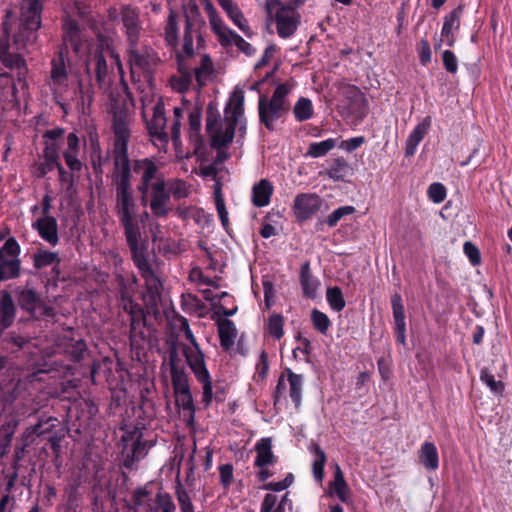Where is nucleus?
Instances as JSON below:
<instances>
[{
    "instance_id": "052dcab7",
    "label": "nucleus",
    "mask_w": 512,
    "mask_h": 512,
    "mask_svg": "<svg viewBox=\"0 0 512 512\" xmlns=\"http://www.w3.org/2000/svg\"><path fill=\"white\" fill-rule=\"evenodd\" d=\"M3 244H0L1 254L4 256H18L20 253V246L14 237H9L2 241Z\"/></svg>"
},
{
    "instance_id": "8fccbe9b",
    "label": "nucleus",
    "mask_w": 512,
    "mask_h": 512,
    "mask_svg": "<svg viewBox=\"0 0 512 512\" xmlns=\"http://www.w3.org/2000/svg\"><path fill=\"white\" fill-rule=\"evenodd\" d=\"M311 319L315 329L322 334H325L331 325V321L328 316L317 309L312 310Z\"/></svg>"
},
{
    "instance_id": "473e14b6",
    "label": "nucleus",
    "mask_w": 512,
    "mask_h": 512,
    "mask_svg": "<svg viewBox=\"0 0 512 512\" xmlns=\"http://www.w3.org/2000/svg\"><path fill=\"white\" fill-rule=\"evenodd\" d=\"M257 467H265L275 462V456L272 452V441L270 438H262L255 446Z\"/></svg>"
},
{
    "instance_id": "0e129e2a",
    "label": "nucleus",
    "mask_w": 512,
    "mask_h": 512,
    "mask_svg": "<svg viewBox=\"0 0 512 512\" xmlns=\"http://www.w3.org/2000/svg\"><path fill=\"white\" fill-rule=\"evenodd\" d=\"M419 61L423 66L431 62V47L427 39H422L418 48Z\"/></svg>"
},
{
    "instance_id": "72a5a7b5",
    "label": "nucleus",
    "mask_w": 512,
    "mask_h": 512,
    "mask_svg": "<svg viewBox=\"0 0 512 512\" xmlns=\"http://www.w3.org/2000/svg\"><path fill=\"white\" fill-rule=\"evenodd\" d=\"M289 384V396L298 408L301 405L303 390V375L294 373L290 368L285 370Z\"/></svg>"
},
{
    "instance_id": "f257e3e1",
    "label": "nucleus",
    "mask_w": 512,
    "mask_h": 512,
    "mask_svg": "<svg viewBox=\"0 0 512 512\" xmlns=\"http://www.w3.org/2000/svg\"><path fill=\"white\" fill-rule=\"evenodd\" d=\"M111 183L114 188H133V173L139 176L136 186L142 206L149 205L152 214L165 218L169 214V192L166 180L154 158L131 160L129 154H112Z\"/></svg>"
},
{
    "instance_id": "ea45409f",
    "label": "nucleus",
    "mask_w": 512,
    "mask_h": 512,
    "mask_svg": "<svg viewBox=\"0 0 512 512\" xmlns=\"http://www.w3.org/2000/svg\"><path fill=\"white\" fill-rule=\"evenodd\" d=\"M20 273V261L18 258H0V281L18 277Z\"/></svg>"
},
{
    "instance_id": "6ab92c4d",
    "label": "nucleus",
    "mask_w": 512,
    "mask_h": 512,
    "mask_svg": "<svg viewBox=\"0 0 512 512\" xmlns=\"http://www.w3.org/2000/svg\"><path fill=\"white\" fill-rule=\"evenodd\" d=\"M17 314V307L15 305L12 295L4 290L0 296V338L6 329L10 328Z\"/></svg>"
},
{
    "instance_id": "b1692460",
    "label": "nucleus",
    "mask_w": 512,
    "mask_h": 512,
    "mask_svg": "<svg viewBox=\"0 0 512 512\" xmlns=\"http://www.w3.org/2000/svg\"><path fill=\"white\" fill-rule=\"evenodd\" d=\"M63 43L65 42L63 41ZM69 47L70 44H64V47L59 49L57 55L51 61V79L56 85L64 84L68 78L66 60Z\"/></svg>"
},
{
    "instance_id": "ddd939ff",
    "label": "nucleus",
    "mask_w": 512,
    "mask_h": 512,
    "mask_svg": "<svg viewBox=\"0 0 512 512\" xmlns=\"http://www.w3.org/2000/svg\"><path fill=\"white\" fill-rule=\"evenodd\" d=\"M127 54L131 67H136L145 74L151 75L160 61L157 53L150 47L138 48V44H128Z\"/></svg>"
},
{
    "instance_id": "e433bc0d",
    "label": "nucleus",
    "mask_w": 512,
    "mask_h": 512,
    "mask_svg": "<svg viewBox=\"0 0 512 512\" xmlns=\"http://www.w3.org/2000/svg\"><path fill=\"white\" fill-rule=\"evenodd\" d=\"M309 449L312 453H314L315 457L312 465L314 478L316 479V481L321 482L324 477L326 454L324 450L316 443H312Z\"/></svg>"
},
{
    "instance_id": "cd10ccee",
    "label": "nucleus",
    "mask_w": 512,
    "mask_h": 512,
    "mask_svg": "<svg viewBox=\"0 0 512 512\" xmlns=\"http://www.w3.org/2000/svg\"><path fill=\"white\" fill-rule=\"evenodd\" d=\"M177 61H178V74L172 75L169 79V83L171 88L181 94L186 93L193 80V73L192 71L186 67L180 60V55H177Z\"/></svg>"
},
{
    "instance_id": "dca6fc26",
    "label": "nucleus",
    "mask_w": 512,
    "mask_h": 512,
    "mask_svg": "<svg viewBox=\"0 0 512 512\" xmlns=\"http://www.w3.org/2000/svg\"><path fill=\"white\" fill-rule=\"evenodd\" d=\"M120 15L128 44H138L141 32L138 9L130 5H124L121 7Z\"/></svg>"
},
{
    "instance_id": "aec40b11",
    "label": "nucleus",
    "mask_w": 512,
    "mask_h": 512,
    "mask_svg": "<svg viewBox=\"0 0 512 512\" xmlns=\"http://www.w3.org/2000/svg\"><path fill=\"white\" fill-rule=\"evenodd\" d=\"M65 133V129L62 127H56L53 129L46 130L43 133L44 148L43 158L49 162H60L59 147L56 141L61 139Z\"/></svg>"
},
{
    "instance_id": "20e7f679",
    "label": "nucleus",
    "mask_w": 512,
    "mask_h": 512,
    "mask_svg": "<svg viewBox=\"0 0 512 512\" xmlns=\"http://www.w3.org/2000/svg\"><path fill=\"white\" fill-rule=\"evenodd\" d=\"M233 104L231 115L225 118V130H222L220 113L213 102H210L206 110V131L211 138V147L220 149L230 144L235 136L238 119L244 113V93L235 90L230 98Z\"/></svg>"
},
{
    "instance_id": "7c9ffc66",
    "label": "nucleus",
    "mask_w": 512,
    "mask_h": 512,
    "mask_svg": "<svg viewBox=\"0 0 512 512\" xmlns=\"http://www.w3.org/2000/svg\"><path fill=\"white\" fill-rule=\"evenodd\" d=\"M39 235L51 245L58 242L57 221L53 216L42 217L36 222Z\"/></svg>"
},
{
    "instance_id": "864d4df0",
    "label": "nucleus",
    "mask_w": 512,
    "mask_h": 512,
    "mask_svg": "<svg viewBox=\"0 0 512 512\" xmlns=\"http://www.w3.org/2000/svg\"><path fill=\"white\" fill-rule=\"evenodd\" d=\"M349 93L351 94V98L353 99V101L359 106V116L361 118L365 117V115L367 114V100L364 94L360 91V89L357 86L354 85L349 87Z\"/></svg>"
},
{
    "instance_id": "a18cd8bd",
    "label": "nucleus",
    "mask_w": 512,
    "mask_h": 512,
    "mask_svg": "<svg viewBox=\"0 0 512 512\" xmlns=\"http://www.w3.org/2000/svg\"><path fill=\"white\" fill-rule=\"evenodd\" d=\"M326 298L330 307L337 312L341 311L345 307L343 293L337 286L327 289Z\"/></svg>"
},
{
    "instance_id": "5fc2aeb1",
    "label": "nucleus",
    "mask_w": 512,
    "mask_h": 512,
    "mask_svg": "<svg viewBox=\"0 0 512 512\" xmlns=\"http://www.w3.org/2000/svg\"><path fill=\"white\" fill-rule=\"evenodd\" d=\"M446 195L447 191L442 183H432L428 188V197L436 204L442 203L445 200Z\"/></svg>"
},
{
    "instance_id": "a19ab883",
    "label": "nucleus",
    "mask_w": 512,
    "mask_h": 512,
    "mask_svg": "<svg viewBox=\"0 0 512 512\" xmlns=\"http://www.w3.org/2000/svg\"><path fill=\"white\" fill-rule=\"evenodd\" d=\"M336 146V140L333 138H328L321 142H312L309 144L308 150L306 152V156L312 158H319L325 156L329 151H331Z\"/></svg>"
},
{
    "instance_id": "423d86ee",
    "label": "nucleus",
    "mask_w": 512,
    "mask_h": 512,
    "mask_svg": "<svg viewBox=\"0 0 512 512\" xmlns=\"http://www.w3.org/2000/svg\"><path fill=\"white\" fill-rule=\"evenodd\" d=\"M291 90L292 85L282 83L277 85L270 98L260 94L258 100L259 122L268 131H274L276 121L284 118L290 111V102L287 97Z\"/></svg>"
},
{
    "instance_id": "774afa93",
    "label": "nucleus",
    "mask_w": 512,
    "mask_h": 512,
    "mask_svg": "<svg viewBox=\"0 0 512 512\" xmlns=\"http://www.w3.org/2000/svg\"><path fill=\"white\" fill-rule=\"evenodd\" d=\"M176 494L182 512H194V506L188 493L183 489H178Z\"/></svg>"
},
{
    "instance_id": "412c9836",
    "label": "nucleus",
    "mask_w": 512,
    "mask_h": 512,
    "mask_svg": "<svg viewBox=\"0 0 512 512\" xmlns=\"http://www.w3.org/2000/svg\"><path fill=\"white\" fill-rule=\"evenodd\" d=\"M432 125V117L425 116L409 134L405 142V156L410 157L416 153L417 147L429 132Z\"/></svg>"
},
{
    "instance_id": "9d476101",
    "label": "nucleus",
    "mask_w": 512,
    "mask_h": 512,
    "mask_svg": "<svg viewBox=\"0 0 512 512\" xmlns=\"http://www.w3.org/2000/svg\"><path fill=\"white\" fill-rule=\"evenodd\" d=\"M14 294L19 308L31 317L53 318L56 315L55 309L46 305L34 289L29 287H17L14 290Z\"/></svg>"
},
{
    "instance_id": "7ed1b4c3",
    "label": "nucleus",
    "mask_w": 512,
    "mask_h": 512,
    "mask_svg": "<svg viewBox=\"0 0 512 512\" xmlns=\"http://www.w3.org/2000/svg\"><path fill=\"white\" fill-rule=\"evenodd\" d=\"M63 40L66 45L70 44V48L76 56H86L85 66L87 74H94L99 88H106L108 86L106 78L109 68L105 53L111 51L104 39L101 37L94 41L84 29L80 28L77 21L68 20L64 24Z\"/></svg>"
},
{
    "instance_id": "393cba45",
    "label": "nucleus",
    "mask_w": 512,
    "mask_h": 512,
    "mask_svg": "<svg viewBox=\"0 0 512 512\" xmlns=\"http://www.w3.org/2000/svg\"><path fill=\"white\" fill-rule=\"evenodd\" d=\"M113 132L115 135L112 154H129L128 143L130 130L122 118H115L113 121Z\"/></svg>"
},
{
    "instance_id": "79ce46f5",
    "label": "nucleus",
    "mask_w": 512,
    "mask_h": 512,
    "mask_svg": "<svg viewBox=\"0 0 512 512\" xmlns=\"http://www.w3.org/2000/svg\"><path fill=\"white\" fill-rule=\"evenodd\" d=\"M334 492L337 497L343 502L347 503L349 499V487L345 481L344 475L339 467L336 464L335 474H334V482H333Z\"/></svg>"
},
{
    "instance_id": "58836bf2",
    "label": "nucleus",
    "mask_w": 512,
    "mask_h": 512,
    "mask_svg": "<svg viewBox=\"0 0 512 512\" xmlns=\"http://www.w3.org/2000/svg\"><path fill=\"white\" fill-rule=\"evenodd\" d=\"M293 115L298 122L311 119L314 115L312 101L309 98L300 97L293 107Z\"/></svg>"
},
{
    "instance_id": "c03bdc74",
    "label": "nucleus",
    "mask_w": 512,
    "mask_h": 512,
    "mask_svg": "<svg viewBox=\"0 0 512 512\" xmlns=\"http://www.w3.org/2000/svg\"><path fill=\"white\" fill-rule=\"evenodd\" d=\"M165 40L170 46H176L178 44V23L177 14L173 11L170 12L167 24L165 27Z\"/></svg>"
},
{
    "instance_id": "e2e57ef3",
    "label": "nucleus",
    "mask_w": 512,
    "mask_h": 512,
    "mask_svg": "<svg viewBox=\"0 0 512 512\" xmlns=\"http://www.w3.org/2000/svg\"><path fill=\"white\" fill-rule=\"evenodd\" d=\"M68 352L74 362H79L87 353V345L83 340H78L71 346Z\"/></svg>"
},
{
    "instance_id": "6e6d98bb",
    "label": "nucleus",
    "mask_w": 512,
    "mask_h": 512,
    "mask_svg": "<svg viewBox=\"0 0 512 512\" xmlns=\"http://www.w3.org/2000/svg\"><path fill=\"white\" fill-rule=\"evenodd\" d=\"M176 404L184 410L194 412L193 397L190 389L175 392Z\"/></svg>"
},
{
    "instance_id": "13d9d810",
    "label": "nucleus",
    "mask_w": 512,
    "mask_h": 512,
    "mask_svg": "<svg viewBox=\"0 0 512 512\" xmlns=\"http://www.w3.org/2000/svg\"><path fill=\"white\" fill-rule=\"evenodd\" d=\"M442 62L445 70L450 74H456L458 71V59L453 51L445 50L442 53Z\"/></svg>"
},
{
    "instance_id": "39448f33",
    "label": "nucleus",
    "mask_w": 512,
    "mask_h": 512,
    "mask_svg": "<svg viewBox=\"0 0 512 512\" xmlns=\"http://www.w3.org/2000/svg\"><path fill=\"white\" fill-rule=\"evenodd\" d=\"M115 189V211L119 222L124 228L127 244L131 251V256L139 255V243L141 232L135 210L137 205L134 199L133 188H114Z\"/></svg>"
},
{
    "instance_id": "de8ad7c7",
    "label": "nucleus",
    "mask_w": 512,
    "mask_h": 512,
    "mask_svg": "<svg viewBox=\"0 0 512 512\" xmlns=\"http://www.w3.org/2000/svg\"><path fill=\"white\" fill-rule=\"evenodd\" d=\"M193 24L188 16H186L185 27H184V35H183V52L187 57H191L194 54L193 48V34H192Z\"/></svg>"
},
{
    "instance_id": "c85d7f7f",
    "label": "nucleus",
    "mask_w": 512,
    "mask_h": 512,
    "mask_svg": "<svg viewBox=\"0 0 512 512\" xmlns=\"http://www.w3.org/2000/svg\"><path fill=\"white\" fill-rule=\"evenodd\" d=\"M463 13V8L461 6L453 9L444 19V23L441 30V36L447 39V45L452 47L455 43V37L453 35V30H458L460 28V19Z\"/></svg>"
},
{
    "instance_id": "4d7b16f0",
    "label": "nucleus",
    "mask_w": 512,
    "mask_h": 512,
    "mask_svg": "<svg viewBox=\"0 0 512 512\" xmlns=\"http://www.w3.org/2000/svg\"><path fill=\"white\" fill-rule=\"evenodd\" d=\"M121 306L130 316L142 314L139 305L133 302L127 291L121 292Z\"/></svg>"
},
{
    "instance_id": "f704fd0d",
    "label": "nucleus",
    "mask_w": 512,
    "mask_h": 512,
    "mask_svg": "<svg viewBox=\"0 0 512 512\" xmlns=\"http://www.w3.org/2000/svg\"><path fill=\"white\" fill-rule=\"evenodd\" d=\"M218 333L221 346L228 350L234 343L237 336L235 324L229 319H223L218 322Z\"/></svg>"
},
{
    "instance_id": "69168bd1",
    "label": "nucleus",
    "mask_w": 512,
    "mask_h": 512,
    "mask_svg": "<svg viewBox=\"0 0 512 512\" xmlns=\"http://www.w3.org/2000/svg\"><path fill=\"white\" fill-rule=\"evenodd\" d=\"M220 483L224 488L231 485L233 481V466L231 464H224L219 467Z\"/></svg>"
},
{
    "instance_id": "9b49d317",
    "label": "nucleus",
    "mask_w": 512,
    "mask_h": 512,
    "mask_svg": "<svg viewBox=\"0 0 512 512\" xmlns=\"http://www.w3.org/2000/svg\"><path fill=\"white\" fill-rule=\"evenodd\" d=\"M211 29L217 36L222 47H229L234 44L239 51L250 57L256 53V49L245 41L238 33L225 25L220 17H211Z\"/></svg>"
},
{
    "instance_id": "4c0bfd02",
    "label": "nucleus",
    "mask_w": 512,
    "mask_h": 512,
    "mask_svg": "<svg viewBox=\"0 0 512 512\" xmlns=\"http://www.w3.org/2000/svg\"><path fill=\"white\" fill-rule=\"evenodd\" d=\"M144 325L143 314L133 315L130 319V344L132 347L139 348L141 342L144 340V332L142 326Z\"/></svg>"
},
{
    "instance_id": "a878e982",
    "label": "nucleus",
    "mask_w": 512,
    "mask_h": 512,
    "mask_svg": "<svg viewBox=\"0 0 512 512\" xmlns=\"http://www.w3.org/2000/svg\"><path fill=\"white\" fill-rule=\"evenodd\" d=\"M220 5L231 21L245 34L246 37L250 38L254 35V32L249 26L243 12L232 2V0H220Z\"/></svg>"
},
{
    "instance_id": "37998d69",
    "label": "nucleus",
    "mask_w": 512,
    "mask_h": 512,
    "mask_svg": "<svg viewBox=\"0 0 512 512\" xmlns=\"http://www.w3.org/2000/svg\"><path fill=\"white\" fill-rule=\"evenodd\" d=\"M133 503L135 512H152L151 499L149 493L143 488H138L133 494Z\"/></svg>"
},
{
    "instance_id": "bb28decb",
    "label": "nucleus",
    "mask_w": 512,
    "mask_h": 512,
    "mask_svg": "<svg viewBox=\"0 0 512 512\" xmlns=\"http://www.w3.org/2000/svg\"><path fill=\"white\" fill-rule=\"evenodd\" d=\"M274 187L268 179H261L252 187L251 201L257 208L266 207L271 202Z\"/></svg>"
},
{
    "instance_id": "49530a36",
    "label": "nucleus",
    "mask_w": 512,
    "mask_h": 512,
    "mask_svg": "<svg viewBox=\"0 0 512 512\" xmlns=\"http://www.w3.org/2000/svg\"><path fill=\"white\" fill-rule=\"evenodd\" d=\"M480 379L494 394L499 395L504 391V383L501 380H496L494 375L487 368L481 370Z\"/></svg>"
},
{
    "instance_id": "bf43d9fd",
    "label": "nucleus",
    "mask_w": 512,
    "mask_h": 512,
    "mask_svg": "<svg viewBox=\"0 0 512 512\" xmlns=\"http://www.w3.org/2000/svg\"><path fill=\"white\" fill-rule=\"evenodd\" d=\"M65 435L66 429L64 427H60L51 436H49L48 441L56 458H58L61 454V442L64 439Z\"/></svg>"
},
{
    "instance_id": "0eeeda50",
    "label": "nucleus",
    "mask_w": 512,
    "mask_h": 512,
    "mask_svg": "<svg viewBox=\"0 0 512 512\" xmlns=\"http://www.w3.org/2000/svg\"><path fill=\"white\" fill-rule=\"evenodd\" d=\"M299 7L291 3V0L287 5L280 0H268L267 11L274 17L277 34L280 38H290L297 31L301 23V15L297 11Z\"/></svg>"
},
{
    "instance_id": "603ef678",
    "label": "nucleus",
    "mask_w": 512,
    "mask_h": 512,
    "mask_svg": "<svg viewBox=\"0 0 512 512\" xmlns=\"http://www.w3.org/2000/svg\"><path fill=\"white\" fill-rule=\"evenodd\" d=\"M355 211L354 206H341L328 215L326 224L329 227H335L344 216L352 215Z\"/></svg>"
},
{
    "instance_id": "2eb2a0df",
    "label": "nucleus",
    "mask_w": 512,
    "mask_h": 512,
    "mask_svg": "<svg viewBox=\"0 0 512 512\" xmlns=\"http://www.w3.org/2000/svg\"><path fill=\"white\" fill-rule=\"evenodd\" d=\"M141 432L135 428L133 431H128L122 436L123 441L133 440L132 450L128 453L124 460L123 466L127 469H133L135 464L143 459L148 452L147 442L141 441Z\"/></svg>"
},
{
    "instance_id": "6e6552de",
    "label": "nucleus",
    "mask_w": 512,
    "mask_h": 512,
    "mask_svg": "<svg viewBox=\"0 0 512 512\" xmlns=\"http://www.w3.org/2000/svg\"><path fill=\"white\" fill-rule=\"evenodd\" d=\"M150 259L133 258V261L145 279L146 292L143 294L144 304L149 313L157 314L163 285L158 272L153 269Z\"/></svg>"
},
{
    "instance_id": "1a4fd4ad",
    "label": "nucleus",
    "mask_w": 512,
    "mask_h": 512,
    "mask_svg": "<svg viewBox=\"0 0 512 512\" xmlns=\"http://www.w3.org/2000/svg\"><path fill=\"white\" fill-rule=\"evenodd\" d=\"M183 353L186 361L193 371L196 379L203 385V397L202 402L205 406H208L212 401V382L210 374L206 368L204 355L198 347H183Z\"/></svg>"
},
{
    "instance_id": "338daca9",
    "label": "nucleus",
    "mask_w": 512,
    "mask_h": 512,
    "mask_svg": "<svg viewBox=\"0 0 512 512\" xmlns=\"http://www.w3.org/2000/svg\"><path fill=\"white\" fill-rule=\"evenodd\" d=\"M57 171H58V180L60 182V184L64 185V184H67L68 187H67V190H69L70 188H72L74 186V174L75 173H72L71 171L68 172L61 163H59V165L57 166Z\"/></svg>"
},
{
    "instance_id": "4be33fe9",
    "label": "nucleus",
    "mask_w": 512,
    "mask_h": 512,
    "mask_svg": "<svg viewBox=\"0 0 512 512\" xmlns=\"http://www.w3.org/2000/svg\"><path fill=\"white\" fill-rule=\"evenodd\" d=\"M166 117L164 106L158 103L153 108V117L147 122L149 135L162 143L168 142V134L165 132Z\"/></svg>"
},
{
    "instance_id": "c756f323",
    "label": "nucleus",
    "mask_w": 512,
    "mask_h": 512,
    "mask_svg": "<svg viewBox=\"0 0 512 512\" xmlns=\"http://www.w3.org/2000/svg\"><path fill=\"white\" fill-rule=\"evenodd\" d=\"M418 458L420 463L429 471H435L439 467L438 451L432 442L426 441L421 445Z\"/></svg>"
},
{
    "instance_id": "09e8293b",
    "label": "nucleus",
    "mask_w": 512,
    "mask_h": 512,
    "mask_svg": "<svg viewBox=\"0 0 512 512\" xmlns=\"http://www.w3.org/2000/svg\"><path fill=\"white\" fill-rule=\"evenodd\" d=\"M170 371L174 392L188 390V378L184 370L178 367L173 368Z\"/></svg>"
},
{
    "instance_id": "f8f14e48",
    "label": "nucleus",
    "mask_w": 512,
    "mask_h": 512,
    "mask_svg": "<svg viewBox=\"0 0 512 512\" xmlns=\"http://www.w3.org/2000/svg\"><path fill=\"white\" fill-rule=\"evenodd\" d=\"M322 198L316 193H300L293 201L292 210L299 223L311 219L321 208Z\"/></svg>"
},
{
    "instance_id": "2f4dec72",
    "label": "nucleus",
    "mask_w": 512,
    "mask_h": 512,
    "mask_svg": "<svg viewBox=\"0 0 512 512\" xmlns=\"http://www.w3.org/2000/svg\"><path fill=\"white\" fill-rule=\"evenodd\" d=\"M300 283L303 290V295L306 298L314 299L317 295L319 281L313 277L310 270V263L306 261L301 266Z\"/></svg>"
},
{
    "instance_id": "a211bd4d",
    "label": "nucleus",
    "mask_w": 512,
    "mask_h": 512,
    "mask_svg": "<svg viewBox=\"0 0 512 512\" xmlns=\"http://www.w3.org/2000/svg\"><path fill=\"white\" fill-rule=\"evenodd\" d=\"M391 306H392L396 341L399 344L405 346L406 345L405 312H404L402 297L399 293H394L391 296Z\"/></svg>"
},
{
    "instance_id": "4468645a",
    "label": "nucleus",
    "mask_w": 512,
    "mask_h": 512,
    "mask_svg": "<svg viewBox=\"0 0 512 512\" xmlns=\"http://www.w3.org/2000/svg\"><path fill=\"white\" fill-rule=\"evenodd\" d=\"M61 426L60 421L56 417H46L41 416L38 420V422L35 425H32L23 433V441L24 445L23 447H27L31 445L35 437H42L44 435H52L55 431H57ZM24 448H22L23 450Z\"/></svg>"
},
{
    "instance_id": "c9c22d12",
    "label": "nucleus",
    "mask_w": 512,
    "mask_h": 512,
    "mask_svg": "<svg viewBox=\"0 0 512 512\" xmlns=\"http://www.w3.org/2000/svg\"><path fill=\"white\" fill-rule=\"evenodd\" d=\"M29 336H22L14 331L9 332L3 339V348L11 353H18L30 344Z\"/></svg>"
},
{
    "instance_id": "3c124183",
    "label": "nucleus",
    "mask_w": 512,
    "mask_h": 512,
    "mask_svg": "<svg viewBox=\"0 0 512 512\" xmlns=\"http://www.w3.org/2000/svg\"><path fill=\"white\" fill-rule=\"evenodd\" d=\"M283 316L281 314H273L268 321V332L275 339L279 340L283 334Z\"/></svg>"
},
{
    "instance_id": "680f3d73",
    "label": "nucleus",
    "mask_w": 512,
    "mask_h": 512,
    "mask_svg": "<svg viewBox=\"0 0 512 512\" xmlns=\"http://www.w3.org/2000/svg\"><path fill=\"white\" fill-rule=\"evenodd\" d=\"M216 197H215V205L218 212L219 219L223 225V227L227 230L229 220H228V212L225 206V202L223 197L220 194V191H216Z\"/></svg>"
},
{
    "instance_id": "f03ea898",
    "label": "nucleus",
    "mask_w": 512,
    "mask_h": 512,
    "mask_svg": "<svg viewBox=\"0 0 512 512\" xmlns=\"http://www.w3.org/2000/svg\"><path fill=\"white\" fill-rule=\"evenodd\" d=\"M45 0H22L18 31L10 43L8 28L4 22L3 34L0 38V61L10 69L17 70L19 81L25 78L27 67L25 59L19 53L35 43L41 27V15Z\"/></svg>"
},
{
    "instance_id": "5701e85b",
    "label": "nucleus",
    "mask_w": 512,
    "mask_h": 512,
    "mask_svg": "<svg viewBox=\"0 0 512 512\" xmlns=\"http://www.w3.org/2000/svg\"><path fill=\"white\" fill-rule=\"evenodd\" d=\"M328 166L320 175H325L333 181H346V177L353 175V168L344 157H336L327 161Z\"/></svg>"
},
{
    "instance_id": "f3484780",
    "label": "nucleus",
    "mask_w": 512,
    "mask_h": 512,
    "mask_svg": "<svg viewBox=\"0 0 512 512\" xmlns=\"http://www.w3.org/2000/svg\"><path fill=\"white\" fill-rule=\"evenodd\" d=\"M67 147L63 151V158L69 171L72 173H80L83 164L79 159L80 155V139L75 132H71L66 137Z\"/></svg>"
}]
</instances>
